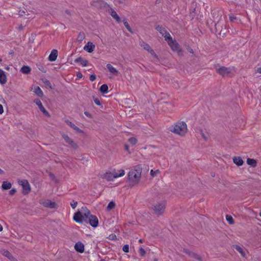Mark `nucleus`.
Wrapping results in <instances>:
<instances>
[{"label":"nucleus","mask_w":261,"mask_h":261,"mask_svg":"<svg viewBox=\"0 0 261 261\" xmlns=\"http://www.w3.org/2000/svg\"><path fill=\"white\" fill-rule=\"evenodd\" d=\"M226 219L229 224H233L234 223L233 219L230 215H226Z\"/></svg>","instance_id":"33"},{"label":"nucleus","mask_w":261,"mask_h":261,"mask_svg":"<svg viewBox=\"0 0 261 261\" xmlns=\"http://www.w3.org/2000/svg\"><path fill=\"white\" fill-rule=\"evenodd\" d=\"M139 241L140 243H142L143 242V240L142 239H140Z\"/></svg>","instance_id":"57"},{"label":"nucleus","mask_w":261,"mask_h":261,"mask_svg":"<svg viewBox=\"0 0 261 261\" xmlns=\"http://www.w3.org/2000/svg\"><path fill=\"white\" fill-rule=\"evenodd\" d=\"M100 91L103 94L107 93L108 92V86L106 84H103L101 86L100 88Z\"/></svg>","instance_id":"28"},{"label":"nucleus","mask_w":261,"mask_h":261,"mask_svg":"<svg viewBox=\"0 0 261 261\" xmlns=\"http://www.w3.org/2000/svg\"><path fill=\"white\" fill-rule=\"evenodd\" d=\"M5 69H6V70H9V67L8 66H7V67H6L5 68Z\"/></svg>","instance_id":"58"},{"label":"nucleus","mask_w":261,"mask_h":261,"mask_svg":"<svg viewBox=\"0 0 261 261\" xmlns=\"http://www.w3.org/2000/svg\"><path fill=\"white\" fill-rule=\"evenodd\" d=\"M3 229L2 225L0 224V231H2Z\"/></svg>","instance_id":"53"},{"label":"nucleus","mask_w":261,"mask_h":261,"mask_svg":"<svg viewBox=\"0 0 261 261\" xmlns=\"http://www.w3.org/2000/svg\"><path fill=\"white\" fill-rule=\"evenodd\" d=\"M139 44L140 46L149 53H150L152 56L156 57V55L154 51L151 49L149 45L146 43H145L143 40H140L139 42Z\"/></svg>","instance_id":"9"},{"label":"nucleus","mask_w":261,"mask_h":261,"mask_svg":"<svg viewBox=\"0 0 261 261\" xmlns=\"http://www.w3.org/2000/svg\"><path fill=\"white\" fill-rule=\"evenodd\" d=\"M16 192V190L15 189H12L9 191V194L10 195H13Z\"/></svg>","instance_id":"43"},{"label":"nucleus","mask_w":261,"mask_h":261,"mask_svg":"<svg viewBox=\"0 0 261 261\" xmlns=\"http://www.w3.org/2000/svg\"><path fill=\"white\" fill-rule=\"evenodd\" d=\"M66 143L70 145L72 148H76L77 145L73 141V140L67 135L64 134L62 136Z\"/></svg>","instance_id":"12"},{"label":"nucleus","mask_w":261,"mask_h":261,"mask_svg":"<svg viewBox=\"0 0 261 261\" xmlns=\"http://www.w3.org/2000/svg\"><path fill=\"white\" fill-rule=\"evenodd\" d=\"M123 23H124V26L125 27V28L127 29V30L130 32V33H133V31L131 29V28L130 27L128 23L126 21V19H124L123 20Z\"/></svg>","instance_id":"31"},{"label":"nucleus","mask_w":261,"mask_h":261,"mask_svg":"<svg viewBox=\"0 0 261 261\" xmlns=\"http://www.w3.org/2000/svg\"><path fill=\"white\" fill-rule=\"evenodd\" d=\"M129 142L132 145H135L137 142V140L134 137H132L129 139Z\"/></svg>","instance_id":"34"},{"label":"nucleus","mask_w":261,"mask_h":261,"mask_svg":"<svg viewBox=\"0 0 261 261\" xmlns=\"http://www.w3.org/2000/svg\"><path fill=\"white\" fill-rule=\"evenodd\" d=\"M95 47V46L92 42H88L84 47V49L87 52L91 53L94 51Z\"/></svg>","instance_id":"13"},{"label":"nucleus","mask_w":261,"mask_h":261,"mask_svg":"<svg viewBox=\"0 0 261 261\" xmlns=\"http://www.w3.org/2000/svg\"><path fill=\"white\" fill-rule=\"evenodd\" d=\"M233 163L238 166H242L244 162L242 158L240 156H235L233 159Z\"/></svg>","instance_id":"21"},{"label":"nucleus","mask_w":261,"mask_h":261,"mask_svg":"<svg viewBox=\"0 0 261 261\" xmlns=\"http://www.w3.org/2000/svg\"><path fill=\"white\" fill-rule=\"evenodd\" d=\"M142 170V167L140 166H135L130 169L128 173V181L130 186H135L139 182Z\"/></svg>","instance_id":"2"},{"label":"nucleus","mask_w":261,"mask_h":261,"mask_svg":"<svg viewBox=\"0 0 261 261\" xmlns=\"http://www.w3.org/2000/svg\"><path fill=\"white\" fill-rule=\"evenodd\" d=\"M65 12H66L67 14H68V15H69V14H70V12H69V10H66V11H65Z\"/></svg>","instance_id":"54"},{"label":"nucleus","mask_w":261,"mask_h":261,"mask_svg":"<svg viewBox=\"0 0 261 261\" xmlns=\"http://www.w3.org/2000/svg\"><path fill=\"white\" fill-rule=\"evenodd\" d=\"M116 236L115 235H112V237H111V238L112 239H114L115 238H116Z\"/></svg>","instance_id":"55"},{"label":"nucleus","mask_w":261,"mask_h":261,"mask_svg":"<svg viewBox=\"0 0 261 261\" xmlns=\"http://www.w3.org/2000/svg\"><path fill=\"white\" fill-rule=\"evenodd\" d=\"M159 173H160V171L159 170H156L155 171H153V170H151L150 171V175L153 177L157 175V174H158Z\"/></svg>","instance_id":"36"},{"label":"nucleus","mask_w":261,"mask_h":261,"mask_svg":"<svg viewBox=\"0 0 261 261\" xmlns=\"http://www.w3.org/2000/svg\"><path fill=\"white\" fill-rule=\"evenodd\" d=\"M45 83L46 84H47V85H48V84H50V83H49V82L48 81H45Z\"/></svg>","instance_id":"56"},{"label":"nucleus","mask_w":261,"mask_h":261,"mask_svg":"<svg viewBox=\"0 0 261 261\" xmlns=\"http://www.w3.org/2000/svg\"><path fill=\"white\" fill-rule=\"evenodd\" d=\"M185 252L186 253L188 254L191 257H192L194 258L195 259H197V260L202 261L201 257L199 255H197V254H195V253H194L193 252H191L187 250H185Z\"/></svg>","instance_id":"23"},{"label":"nucleus","mask_w":261,"mask_h":261,"mask_svg":"<svg viewBox=\"0 0 261 261\" xmlns=\"http://www.w3.org/2000/svg\"><path fill=\"white\" fill-rule=\"evenodd\" d=\"M166 41L168 42L169 45L173 50L176 51L178 53L180 51L179 44L175 41H173L172 40L170 35H168V36L166 37Z\"/></svg>","instance_id":"5"},{"label":"nucleus","mask_w":261,"mask_h":261,"mask_svg":"<svg viewBox=\"0 0 261 261\" xmlns=\"http://www.w3.org/2000/svg\"><path fill=\"white\" fill-rule=\"evenodd\" d=\"M65 122H66V123L68 125H69L70 127H71L72 128H73L75 130H76V131H77V132H78L79 133H81L82 132V130L78 127L76 126L73 123H72L69 120H65Z\"/></svg>","instance_id":"22"},{"label":"nucleus","mask_w":261,"mask_h":261,"mask_svg":"<svg viewBox=\"0 0 261 261\" xmlns=\"http://www.w3.org/2000/svg\"><path fill=\"white\" fill-rule=\"evenodd\" d=\"M34 102L38 106L40 110L43 113V114L46 116H49V113L45 110L41 100L39 99H36L34 100Z\"/></svg>","instance_id":"10"},{"label":"nucleus","mask_w":261,"mask_h":261,"mask_svg":"<svg viewBox=\"0 0 261 261\" xmlns=\"http://www.w3.org/2000/svg\"><path fill=\"white\" fill-rule=\"evenodd\" d=\"M107 67L108 69L109 70V71H110V72H111L112 74H113L114 75L118 74V71L115 67H114L111 64H108L107 65Z\"/></svg>","instance_id":"20"},{"label":"nucleus","mask_w":261,"mask_h":261,"mask_svg":"<svg viewBox=\"0 0 261 261\" xmlns=\"http://www.w3.org/2000/svg\"><path fill=\"white\" fill-rule=\"evenodd\" d=\"M188 51L192 54H193V50L191 48H188Z\"/></svg>","instance_id":"49"},{"label":"nucleus","mask_w":261,"mask_h":261,"mask_svg":"<svg viewBox=\"0 0 261 261\" xmlns=\"http://www.w3.org/2000/svg\"><path fill=\"white\" fill-rule=\"evenodd\" d=\"M166 205V204L165 202L161 201L153 204L152 208L155 215H161L164 213Z\"/></svg>","instance_id":"4"},{"label":"nucleus","mask_w":261,"mask_h":261,"mask_svg":"<svg viewBox=\"0 0 261 261\" xmlns=\"http://www.w3.org/2000/svg\"><path fill=\"white\" fill-rule=\"evenodd\" d=\"M125 174V171L123 169H121L118 171V172H115L113 174V177L114 178L123 176Z\"/></svg>","instance_id":"24"},{"label":"nucleus","mask_w":261,"mask_h":261,"mask_svg":"<svg viewBox=\"0 0 261 261\" xmlns=\"http://www.w3.org/2000/svg\"><path fill=\"white\" fill-rule=\"evenodd\" d=\"M34 92L39 96H42L43 95V92L39 87H36L34 89Z\"/></svg>","instance_id":"29"},{"label":"nucleus","mask_w":261,"mask_h":261,"mask_svg":"<svg viewBox=\"0 0 261 261\" xmlns=\"http://www.w3.org/2000/svg\"><path fill=\"white\" fill-rule=\"evenodd\" d=\"M233 71L232 67H221L217 69V72L222 76H227Z\"/></svg>","instance_id":"6"},{"label":"nucleus","mask_w":261,"mask_h":261,"mask_svg":"<svg viewBox=\"0 0 261 261\" xmlns=\"http://www.w3.org/2000/svg\"><path fill=\"white\" fill-rule=\"evenodd\" d=\"M94 101L96 105L100 106L101 105L100 101L98 98H95Z\"/></svg>","instance_id":"42"},{"label":"nucleus","mask_w":261,"mask_h":261,"mask_svg":"<svg viewBox=\"0 0 261 261\" xmlns=\"http://www.w3.org/2000/svg\"><path fill=\"white\" fill-rule=\"evenodd\" d=\"M7 82V77L5 72L0 69V83L2 85L5 84Z\"/></svg>","instance_id":"18"},{"label":"nucleus","mask_w":261,"mask_h":261,"mask_svg":"<svg viewBox=\"0 0 261 261\" xmlns=\"http://www.w3.org/2000/svg\"><path fill=\"white\" fill-rule=\"evenodd\" d=\"M12 185L10 182L7 181H4L2 184V188L4 190L11 189Z\"/></svg>","instance_id":"25"},{"label":"nucleus","mask_w":261,"mask_h":261,"mask_svg":"<svg viewBox=\"0 0 261 261\" xmlns=\"http://www.w3.org/2000/svg\"><path fill=\"white\" fill-rule=\"evenodd\" d=\"M4 171L0 168V174H4Z\"/></svg>","instance_id":"51"},{"label":"nucleus","mask_w":261,"mask_h":261,"mask_svg":"<svg viewBox=\"0 0 261 261\" xmlns=\"http://www.w3.org/2000/svg\"><path fill=\"white\" fill-rule=\"evenodd\" d=\"M229 19L231 21H232L236 19V17L234 16H230Z\"/></svg>","instance_id":"47"},{"label":"nucleus","mask_w":261,"mask_h":261,"mask_svg":"<svg viewBox=\"0 0 261 261\" xmlns=\"http://www.w3.org/2000/svg\"><path fill=\"white\" fill-rule=\"evenodd\" d=\"M73 220L77 223L84 221L89 223L93 227H97L98 224L97 218L91 215L86 207H82L81 210H78L74 215Z\"/></svg>","instance_id":"1"},{"label":"nucleus","mask_w":261,"mask_h":261,"mask_svg":"<svg viewBox=\"0 0 261 261\" xmlns=\"http://www.w3.org/2000/svg\"><path fill=\"white\" fill-rule=\"evenodd\" d=\"M1 61H2V59L0 58V62H1Z\"/></svg>","instance_id":"61"},{"label":"nucleus","mask_w":261,"mask_h":261,"mask_svg":"<svg viewBox=\"0 0 261 261\" xmlns=\"http://www.w3.org/2000/svg\"><path fill=\"white\" fill-rule=\"evenodd\" d=\"M77 76L78 77L81 78L82 77V74L81 73H78L77 74Z\"/></svg>","instance_id":"50"},{"label":"nucleus","mask_w":261,"mask_h":261,"mask_svg":"<svg viewBox=\"0 0 261 261\" xmlns=\"http://www.w3.org/2000/svg\"><path fill=\"white\" fill-rule=\"evenodd\" d=\"M74 249L80 253H83L84 251V245L80 242H78L75 244Z\"/></svg>","instance_id":"14"},{"label":"nucleus","mask_w":261,"mask_h":261,"mask_svg":"<svg viewBox=\"0 0 261 261\" xmlns=\"http://www.w3.org/2000/svg\"><path fill=\"white\" fill-rule=\"evenodd\" d=\"M19 184L22 186L23 188L22 193L24 194L29 193L30 191V186L29 183L27 180H22L19 181Z\"/></svg>","instance_id":"7"},{"label":"nucleus","mask_w":261,"mask_h":261,"mask_svg":"<svg viewBox=\"0 0 261 261\" xmlns=\"http://www.w3.org/2000/svg\"><path fill=\"white\" fill-rule=\"evenodd\" d=\"M40 203L44 207L50 208H55L57 207V204L55 202L48 199L42 200Z\"/></svg>","instance_id":"8"},{"label":"nucleus","mask_w":261,"mask_h":261,"mask_svg":"<svg viewBox=\"0 0 261 261\" xmlns=\"http://www.w3.org/2000/svg\"><path fill=\"white\" fill-rule=\"evenodd\" d=\"M58 57V50L56 49H53L51 51L50 54L49 56L48 60L50 61H55L56 60Z\"/></svg>","instance_id":"17"},{"label":"nucleus","mask_w":261,"mask_h":261,"mask_svg":"<svg viewBox=\"0 0 261 261\" xmlns=\"http://www.w3.org/2000/svg\"><path fill=\"white\" fill-rule=\"evenodd\" d=\"M170 130L176 134L184 136L187 132V126L185 122H180L170 127Z\"/></svg>","instance_id":"3"},{"label":"nucleus","mask_w":261,"mask_h":261,"mask_svg":"<svg viewBox=\"0 0 261 261\" xmlns=\"http://www.w3.org/2000/svg\"><path fill=\"white\" fill-rule=\"evenodd\" d=\"M115 206V203L113 201H111L108 204L107 209L108 211H110L112 209L114 208Z\"/></svg>","instance_id":"32"},{"label":"nucleus","mask_w":261,"mask_h":261,"mask_svg":"<svg viewBox=\"0 0 261 261\" xmlns=\"http://www.w3.org/2000/svg\"><path fill=\"white\" fill-rule=\"evenodd\" d=\"M99 261H106V260H105V259H101V260H100Z\"/></svg>","instance_id":"59"},{"label":"nucleus","mask_w":261,"mask_h":261,"mask_svg":"<svg viewBox=\"0 0 261 261\" xmlns=\"http://www.w3.org/2000/svg\"><path fill=\"white\" fill-rule=\"evenodd\" d=\"M4 112V109L3 106L0 104V114H2Z\"/></svg>","instance_id":"46"},{"label":"nucleus","mask_w":261,"mask_h":261,"mask_svg":"<svg viewBox=\"0 0 261 261\" xmlns=\"http://www.w3.org/2000/svg\"><path fill=\"white\" fill-rule=\"evenodd\" d=\"M234 248L236 249V250L237 251H238L241 254V255L243 257H245L246 254H245V251L243 248H242L241 247H240L238 245H236L234 246Z\"/></svg>","instance_id":"26"},{"label":"nucleus","mask_w":261,"mask_h":261,"mask_svg":"<svg viewBox=\"0 0 261 261\" xmlns=\"http://www.w3.org/2000/svg\"><path fill=\"white\" fill-rule=\"evenodd\" d=\"M85 38V35L84 33H80L77 36V39L80 41H82Z\"/></svg>","instance_id":"35"},{"label":"nucleus","mask_w":261,"mask_h":261,"mask_svg":"<svg viewBox=\"0 0 261 261\" xmlns=\"http://www.w3.org/2000/svg\"><path fill=\"white\" fill-rule=\"evenodd\" d=\"M257 72L261 74V67L257 69Z\"/></svg>","instance_id":"48"},{"label":"nucleus","mask_w":261,"mask_h":261,"mask_svg":"<svg viewBox=\"0 0 261 261\" xmlns=\"http://www.w3.org/2000/svg\"><path fill=\"white\" fill-rule=\"evenodd\" d=\"M25 12L23 10H20L18 12V14L20 16H24Z\"/></svg>","instance_id":"44"},{"label":"nucleus","mask_w":261,"mask_h":261,"mask_svg":"<svg viewBox=\"0 0 261 261\" xmlns=\"http://www.w3.org/2000/svg\"><path fill=\"white\" fill-rule=\"evenodd\" d=\"M89 79L92 82L95 81L96 79V75L95 74H91L90 76Z\"/></svg>","instance_id":"41"},{"label":"nucleus","mask_w":261,"mask_h":261,"mask_svg":"<svg viewBox=\"0 0 261 261\" xmlns=\"http://www.w3.org/2000/svg\"><path fill=\"white\" fill-rule=\"evenodd\" d=\"M156 30L160 33L164 37L165 39L166 40V37L168 36V35H170L169 33L167 32L166 29L164 28H163L161 26H157L156 27Z\"/></svg>","instance_id":"15"},{"label":"nucleus","mask_w":261,"mask_h":261,"mask_svg":"<svg viewBox=\"0 0 261 261\" xmlns=\"http://www.w3.org/2000/svg\"><path fill=\"white\" fill-rule=\"evenodd\" d=\"M247 163L252 167H255L256 166V162L253 159H248Z\"/></svg>","instance_id":"30"},{"label":"nucleus","mask_w":261,"mask_h":261,"mask_svg":"<svg viewBox=\"0 0 261 261\" xmlns=\"http://www.w3.org/2000/svg\"><path fill=\"white\" fill-rule=\"evenodd\" d=\"M1 253L3 255L7 257L11 261H17V260L12 255V254L7 250L2 249L1 250Z\"/></svg>","instance_id":"11"},{"label":"nucleus","mask_w":261,"mask_h":261,"mask_svg":"<svg viewBox=\"0 0 261 261\" xmlns=\"http://www.w3.org/2000/svg\"><path fill=\"white\" fill-rule=\"evenodd\" d=\"M122 250L124 252L127 253L129 252V246L128 245H124L123 246Z\"/></svg>","instance_id":"37"},{"label":"nucleus","mask_w":261,"mask_h":261,"mask_svg":"<svg viewBox=\"0 0 261 261\" xmlns=\"http://www.w3.org/2000/svg\"><path fill=\"white\" fill-rule=\"evenodd\" d=\"M109 13L111 16L116 20V21L119 23L121 21L120 17L118 15L116 12L113 9H111L109 10Z\"/></svg>","instance_id":"16"},{"label":"nucleus","mask_w":261,"mask_h":261,"mask_svg":"<svg viewBox=\"0 0 261 261\" xmlns=\"http://www.w3.org/2000/svg\"><path fill=\"white\" fill-rule=\"evenodd\" d=\"M199 133L201 137H202L205 140H207V137L205 136L204 133L203 132L202 130H200Z\"/></svg>","instance_id":"40"},{"label":"nucleus","mask_w":261,"mask_h":261,"mask_svg":"<svg viewBox=\"0 0 261 261\" xmlns=\"http://www.w3.org/2000/svg\"><path fill=\"white\" fill-rule=\"evenodd\" d=\"M139 254L141 256H144L145 255L146 252L145 250L142 248H140L139 251Z\"/></svg>","instance_id":"39"},{"label":"nucleus","mask_w":261,"mask_h":261,"mask_svg":"<svg viewBox=\"0 0 261 261\" xmlns=\"http://www.w3.org/2000/svg\"><path fill=\"white\" fill-rule=\"evenodd\" d=\"M84 114H85V115L86 116H87V117H89V118H92V115H91V114L90 113H89L88 112H87V111H85V112H84Z\"/></svg>","instance_id":"45"},{"label":"nucleus","mask_w":261,"mask_h":261,"mask_svg":"<svg viewBox=\"0 0 261 261\" xmlns=\"http://www.w3.org/2000/svg\"><path fill=\"white\" fill-rule=\"evenodd\" d=\"M75 63H80L81 65L83 66H86L88 65V62L87 60L83 59L81 57H80L74 60Z\"/></svg>","instance_id":"19"},{"label":"nucleus","mask_w":261,"mask_h":261,"mask_svg":"<svg viewBox=\"0 0 261 261\" xmlns=\"http://www.w3.org/2000/svg\"><path fill=\"white\" fill-rule=\"evenodd\" d=\"M20 71L24 74H29L31 71V68L28 66H23L21 68Z\"/></svg>","instance_id":"27"},{"label":"nucleus","mask_w":261,"mask_h":261,"mask_svg":"<svg viewBox=\"0 0 261 261\" xmlns=\"http://www.w3.org/2000/svg\"><path fill=\"white\" fill-rule=\"evenodd\" d=\"M259 216L261 217V212L259 213Z\"/></svg>","instance_id":"60"},{"label":"nucleus","mask_w":261,"mask_h":261,"mask_svg":"<svg viewBox=\"0 0 261 261\" xmlns=\"http://www.w3.org/2000/svg\"><path fill=\"white\" fill-rule=\"evenodd\" d=\"M125 148L126 150H128V146L127 145H125Z\"/></svg>","instance_id":"52"},{"label":"nucleus","mask_w":261,"mask_h":261,"mask_svg":"<svg viewBox=\"0 0 261 261\" xmlns=\"http://www.w3.org/2000/svg\"><path fill=\"white\" fill-rule=\"evenodd\" d=\"M77 205V202L75 201L74 200H72L70 202V205L72 207V208L73 209H74L76 207Z\"/></svg>","instance_id":"38"}]
</instances>
